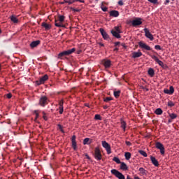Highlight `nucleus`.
Wrapping results in <instances>:
<instances>
[{"label": "nucleus", "instance_id": "nucleus-1", "mask_svg": "<svg viewBox=\"0 0 179 179\" xmlns=\"http://www.w3.org/2000/svg\"><path fill=\"white\" fill-rule=\"evenodd\" d=\"M76 50L75 49V48L70 49L69 50H66V51H63L62 52H60L58 55L59 58H62V57H64V55H71V54L75 52Z\"/></svg>", "mask_w": 179, "mask_h": 179}, {"label": "nucleus", "instance_id": "nucleus-2", "mask_svg": "<svg viewBox=\"0 0 179 179\" xmlns=\"http://www.w3.org/2000/svg\"><path fill=\"white\" fill-rule=\"evenodd\" d=\"M110 173L118 179H125V176L122 173H121V172L117 171L116 169H112L110 171Z\"/></svg>", "mask_w": 179, "mask_h": 179}, {"label": "nucleus", "instance_id": "nucleus-3", "mask_svg": "<svg viewBox=\"0 0 179 179\" xmlns=\"http://www.w3.org/2000/svg\"><path fill=\"white\" fill-rule=\"evenodd\" d=\"M101 145H102L103 148H104V149H106L107 154L110 155L111 146L110 145V144H108V143H107V141H102Z\"/></svg>", "mask_w": 179, "mask_h": 179}, {"label": "nucleus", "instance_id": "nucleus-4", "mask_svg": "<svg viewBox=\"0 0 179 179\" xmlns=\"http://www.w3.org/2000/svg\"><path fill=\"white\" fill-rule=\"evenodd\" d=\"M144 33L145 36L147 38H149L150 41H153L155 40V38L153 37V35L150 33V31L148 28H144Z\"/></svg>", "mask_w": 179, "mask_h": 179}, {"label": "nucleus", "instance_id": "nucleus-5", "mask_svg": "<svg viewBox=\"0 0 179 179\" xmlns=\"http://www.w3.org/2000/svg\"><path fill=\"white\" fill-rule=\"evenodd\" d=\"M155 148H157V149H159V150H160L161 155H164V153H165L164 145H163V144H162V143L157 142L155 143Z\"/></svg>", "mask_w": 179, "mask_h": 179}, {"label": "nucleus", "instance_id": "nucleus-6", "mask_svg": "<svg viewBox=\"0 0 179 179\" xmlns=\"http://www.w3.org/2000/svg\"><path fill=\"white\" fill-rule=\"evenodd\" d=\"M94 157L96 160L101 159V152H100V148H96L94 150Z\"/></svg>", "mask_w": 179, "mask_h": 179}, {"label": "nucleus", "instance_id": "nucleus-7", "mask_svg": "<svg viewBox=\"0 0 179 179\" xmlns=\"http://www.w3.org/2000/svg\"><path fill=\"white\" fill-rule=\"evenodd\" d=\"M46 80H48V75H45L42 78H41L39 80L36 82V84L38 86H39V85H43V83H45V82Z\"/></svg>", "mask_w": 179, "mask_h": 179}, {"label": "nucleus", "instance_id": "nucleus-8", "mask_svg": "<svg viewBox=\"0 0 179 179\" xmlns=\"http://www.w3.org/2000/svg\"><path fill=\"white\" fill-rule=\"evenodd\" d=\"M138 45L141 48H143L144 50H146L147 51H150V50H152L150 48V46L146 45V43H145L142 41L138 42Z\"/></svg>", "mask_w": 179, "mask_h": 179}, {"label": "nucleus", "instance_id": "nucleus-9", "mask_svg": "<svg viewBox=\"0 0 179 179\" xmlns=\"http://www.w3.org/2000/svg\"><path fill=\"white\" fill-rule=\"evenodd\" d=\"M48 103V99L47 98V96L41 97L40 101H39L40 106H41L42 107H44V106H45V104H47Z\"/></svg>", "mask_w": 179, "mask_h": 179}, {"label": "nucleus", "instance_id": "nucleus-10", "mask_svg": "<svg viewBox=\"0 0 179 179\" xmlns=\"http://www.w3.org/2000/svg\"><path fill=\"white\" fill-rule=\"evenodd\" d=\"M131 24L134 27L141 26V24H142V19L136 18L135 20H133L132 22H131Z\"/></svg>", "mask_w": 179, "mask_h": 179}, {"label": "nucleus", "instance_id": "nucleus-11", "mask_svg": "<svg viewBox=\"0 0 179 179\" xmlns=\"http://www.w3.org/2000/svg\"><path fill=\"white\" fill-rule=\"evenodd\" d=\"M99 31L101 36H103V38H104V40H108V34H107V32H106L103 28H101Z\"/></svg>", "mask_w": 179, "mask_h": 179}, {"label": "nucleus", "instance_id": "nucleus-12", "mask_svg": "<svg viewBox=\"0 0 179 179\" xmlns=\"http://www.w3.org/2000/svg\"><path fill=\"white\" fill-rule=\"evenodd\" d=\"M109 15L112 17H118L120 16V12H118L115 10H113L110 11Z\"/></svg>", "mask_w": 179, "mask_h": 179}, {"label": "nucleus", "instance_id": "nucleus-13", "mask_svg": "<svg viewBox=\"0 0 179 179\" xmlns=\"http://www.w3.org/2000/svg\"><path fill=\"white\" fill-rule=\"evenodd\" d=\"M102 64H103V66H105V68H110V66H111V61H110L108 59L103 60Z\"/></svg>", "mask_w": 179, "mask_h": 179}, {"label": "nucleus", "instance_id": "nucleus-14", "mask_svg": "<svg viewBox=\"0 0 179 179\" xmlns=\"http://www.w3.org/2000/svg\"><path fill=\"white\" fill-rule=\"evenodd\" d=\"M55 26H56V27H65L64 22L59 21V20H55Z\"/></svg>", "mask_w": 179, "mask_h": 179}, {"label": "nucleus", "instance_id": "nucleus-15", "mask_svg": "<svg viewBox=\"0 0 179 179\" xmlns=\"http://www.w3.org/2000/svg\"><path fill=\"white\" fill-rule=\"evenodd\" d=\"M150 160H151L152 164L155 166V167H159V162L157 161V159H156V158L155 157L151 156Z\"/></svg>", "mask_w": 179, "mask_h": 179}, {"label": "nucleus", "instance_id": "nucleus-16", "mask_svg": "<svg viewBox=\"0 0 179 179\" xmlns=\"http://www.w3.org/2000/svg\"><path fill=\"white\" fill-rule=\"evenodd\" d=\"M59 114H62V113H64V101H60L59 103Z\"/></svg>", "mask_w": 179, "mask_h": 179}, {"label": "nucleus", "instance_id": "nucleus-17", "mask_svg": "<svg viewBox=\"0 0 179 179\" xmlns=\"http://www.w3.org/2000/svg\"><path fill=\"white\" fill-rule=\"evenodd\" d=\"M139 57H142V52L138 51V52H134L132 54V57L133 58H139Z\"/></svg>", "mask_w": 179, "mask_h": 179}, {"label": "nucleus", "instance_id": "nucleus-18", "mask_svg": "<svg viewBox=\"0 0 179 179\" xmlns=\"http://www.w3.org/2000/svg\"><path fill=\"white\" fill-rule=\"evenodd\" d=\"M41 26L42 27H44L45 30H50V29H51V24H48L46 22H43Z\"/></svg>", "mask_w": 179, "mask_h": 179}, {"label": "nucleus", "instance_id": "nucleus-19", "mask_svg": "<svg viewBox=\"0 0 179 179\" xmlns=\"http://www.w3.org/2000/svg\"><path fill=\"white\" fill-rule=\"evenodd\" d=\"M111 34H113V36L114 37H116V38H121V35H120V32H117L114 30H112Z\"/></svg>", "mask_w": 179, "mask_h": 179}, {"label": "nucleus", "instance_id": "nucleus-20", "mask_svg": "<svg viewBox=\"0 0 179 179\" xmlns=\"http://www.w3.org/2000/svg\"><path fill=\"white\" fill-rule=\"evenodd\" d=\"M38 44H40V41H34L30 44V47H31V48H34L37 47V45H38Z\"/></svg>", "mask_w": 179, "mask_h": 179}, {"label": "nucleus", "instance_id": "nucleus-21", "mask_svg": "<svg viewBox=\"0 0 179 179\" xmlns=\"http://www.w3.org/2000/svg\"><path fill=\"white\" fill-rule=\"evenodd\" d=\"M138 171L140 172L141 176H146L148 174V171L143 168H139Z\"/></svg>", "mask_w": 179, "mask_h": 179}, {"label": "nucleus", "instance_id": "nucleus-22", "mask_svg": "<svg viewBox=\"0 0 179 179\" xmlns=\"http://www.w3.org/2000/svg\"><path fill=\"white\" fill-rule=\"evenodd\" d=\"M121 128H122L124 132H125L127 129V122L121 119Z\"/></svg>", "mask_w": 179, "mask_h": 179}, {"label": "nucleus", "instance_id": "nucleus-23", "mask_svg": "<svg viewBox=\"0 0 179 179\" xmlns=\"http://www.w3.org/2000/svg\"><path fill=\"white\" fill-rule=\"evenodd\" d=\"M120 169H121V170L127 171V170H128V166H127L126 163L121 162L120 163Z\"/></svg>", "mask_w": 179, "mask_h": 179}, {"label": "nucleus", "instance_id": "nucleus-24", "mask_svg": "<svg viewBox=\"0 0 179 179\" xmlns=\"http://www.w3.org/2000/svg\"><path fill=\"white\" fill-rule=\"evenodd\" d=\"M155 113L157 115H162V114H163V110L162 108H159L155 110Z\"/></svg>", "mask_w": 179, "mask_h": 179}, {"label": "nucleus", "instance_id": "nucleus-25", "mask_svg": "<svg viewBox=\"0 0 179 179\" xmlns=\"http://www.w3.org/2000/svg\"><path fill=\"white\" fill-rule=\"evenodd\" d=\"M148 75H150V76H151V77L155 76V70H153V69H152V68L149 69Z\"/></svg>", "mask_w": 179, "mask_h": 179}, {"label": "nucleus", "instance_id": "nucleus-26", "mask_svg": "<svg viewBox=\"0 0 179 179\" xmlns=\"http://www.w3.org/2000/svg\"><path fill=\"white\" fill-rule=\"evenodd\" d=\"M90 138H85L83 141V145H90L92 142H90Z\"/></svg>", "mask_w": 179, "mask_h": 179}, {"label": "nucleus", "instance_id": "nucleus-27", "mask_svg": "<svg viewBox=\"0 0 179 179\" xmlns=\"http://www.w3.org/2000/svg\"><path fill=\"white\" fill-rule=\"evenodd\" d=\"M76 1L79 0H64V2H66V3H68V5H72V3H74V2H76Z\"/></svg>", "mask_w": 179, "mask_h": 179}, {"label": "nucleus", "instance_id": "nucleus-28", "mask_svg": "<svg viewBox=\"0 0 179 179\" xmlns=\"http://www.w3.org/2000/svg\"><path fill=\"white\" fill-rule=\"evenodd\" d=\"M76 1L79 0H64V2H66V3H68V5H72V3H74V2H76Z\"/></svg>", "mask_w": 179, "mask_h": 179}, {"label": "nucleus", "instance_id": "nucleus-29", "mask_svg": "<svg viewBox=\"0 0 179 179\" xmlns=\"http://www.w3.org/2000/svg\"><path fill=\"white\" fill-rule=\"evenodd\" d=\"M57 20L59 22H62L64 23V22L65 21V16H64V15H59Z\"/></svg>", "mask_w": 179, "mask_h": 179}, {"label": "nucleus", "instance_id": "nucleus-30", "mask_svg": "<svg viewBox=\"0 0 179 179\" xmlns=\"http://www.w3.org/2000/svg\"><path fill=\"white\" fill-rule=\"evenodd\" d=\"M10 20H12L13 23H17L19 22V20H17V17L13 15L11 16Z\"/></svg>", "mask_w": 179, "mask_h": 179}, {"label": "nucleus", "instance_id": "nucleus-31", "mask_svg": "<svg viewBox=\"0 0 179 179\" xmlns=\"http://www.w3.org/2000/svg\"><path fill=\"white\" fill-rule=\"evenodd\" d=\"M124 157L126 160H129V159H131V152H125Z\"/></svg>", "mask_w": 179, "mask_h": 179}, {"label": "nucleus", "instance_id": "nucleus-32", "mask_svg": "<svg viewBox=\"0 0 179 179\" xmlns=\"http://www.w3.org/2000/svg\"><path fill=\"white\" fill-rule=\"evenodd\" d=\"M101 8L103 10V12H107V10H108V8L106 7V6H104V4L101 3Z\"/></svg>", "mask_w": 179, "mask_h": 179}, {"label": "nucleus", "instance_id": "nucleus-33", "mask_svg": "<svg viewBox=\"0 0 179 179\" xmlns=\"http://www.w3.org/2000/svg\"><path fill=\"white\" fill-rule=\"evenodd\" d=\"M113 162H115L117 164H121V160H120V158L115 157L113 158Z\"/></svg>", "mask_w": 179, "mask_h": 179}, {"label": "nucleus", "instance_id": "nucleus-34", "mask_svg": "<svg viewBox=\"0 0 179 179\" xmlns=\"http://www.w3.org/2000/svg\"><path fill=\"white\" fill-rule=\"evenodd\" d=\"M139 153L140 155H141V156H143L144 157H148V154L146 153L145 151L140 150Z\"/></svg>", "mask_w": 179, "mask_h": 179}, {"label": "nucleus", "instance_id": "nucleus-35", "mask_svg": "<svg viewBox=\"0 0 179 179\" xmlns=\"http://www.w3.org/2000/svg\"><path fill=\"white\" fill-rule=\"evenodd\" d=\"M120 93H121L120 91H114V96L116 99H117V97H120Z\"/></svg>", "mask_w": 179, "mask_h": 179}, {"label": "nucleus", "instance_id": "nucleus-36", "mask_svg": "<svg viewBox=\"0 0 179 179\" xmlns=\"http://www.w3.org/2000/svg\"><path fill=\"white\" fill-rule=\"evenodd\" d=\"M113 30L117 33H122L121 29H120V27H115Z\"/></svg>", "mask_w": 179, "mask_h": 179}, {"label": "nucleus", "instance_id": "nucleus-37", "mask_svg": "<svg viewBox=\"0 0 179 179\" xmlns=\"http://www.w3.org/2000/svg\"><path fill=\"white\" fill-rule=\"evenodd\" d=\"M111 100H113L112 97H106L103 99V101H105L106 103H108V101H111Z\"/></svg>", "mask_w": 179, "mask_h": 179}, {"label": "nucleus", "instance_id": "nucleus-38", "mask_svg": "<svg viewBox=\"0 0 179 179\" xmlns=\"http://www.w3.org/2000/svg\"><path fill=\"white\" fill-rule=\"evenodd\" d=\"M169 116L171 117V120H175V118H177V115L175 113H171L169 115Z\"/></svg>", "mask_w": 179, "mask_h": 179}, {"label": "nucleus", "instance_id": "nucleus-39", "mask_svg": "<svg viewBox=\"0 0 179 179\" xmlns=\"http://www.w3.org/2000/svg\"><path fill=\"white\" fill-rule=\"evenodd\" d=\"M158 63V64L159 65V66H164V63H163V62H162V60H159L158 59V61L157 62Z\"/></svg>", "mask_w": 179, "mask_h": 179}, {"label": "nucleus", "instance_id": "nucleus-40", "mask_svg": "<svg viewBox=\"0 0 179 179\" xmlns=\"http://www.w3.org/2000/svg\"><path fill=\"white\" fill-rule=\"evenodd\" d=\"M72 147L73 148L76 150L77 147H76V141H72Z\"/></svg>", "mask_w": 179, "mask_h": 179}, {"label": "nucleus", "instance_id": "nucleus-41", "mask_svg": "<svg viewBox=\"0 0 179 179\" xmlns=\"http://www.w3.org/2000/svg\"><path fill=\"white\" fill-rule=\"evenodd\" d=\"M151 58L157 62L159 59V58L156 55H151Z\"/></svg>", "mask_w": 179, "mask_h": 179}, {"label": "nucleus", "instance_id": "nucleus-42", "mask_svg": "<svg viewBox=\"0 0 179 179\" xmlns=\"http://www.w3.org/2000/svg\"><path fill=\"white\" fill-rule=\"evenodd\" d=\"M169 92L171 94H173V93H174V87H173V86H171L169 87Z\"/></svg>", "mask_w": 179, "mask_h": 179}, {"label": "nucleus", "instance_id": "nucleus-43", "mask_svg": "<svg viewBox=\"0 0 179 179\" xmlns=\"http://www.w3.org/2000/svg\"><path fill=\"white\" fill-rule=\"evenodd\" d=\"M168 106H169V107H174V103H173V102L171 101H169L168 102Z\"/></svg>", "mask_w": 179, "mask_h": 179}, {"label": "nucleus", "instance_id": "nucleus-44", "mask_svg": "<svg viewBox=\"0 0 179 179\" xmlns=\"http://www.w3.org/2000/svg\"><path fill=\"white\" fill-rule=\"evenodd\" d=\"M94 118H95L96 120H99L101 121V116H100V115H95Z\"/></svg>", "mask_w": 179, "mask_h": 179}, {"label": "nucleus", "instance_id": "nucleus-45", "mask_svg": "<svg viewBox=\"0 0 179 179\" xmlns=\"http://www.w3.org/2000/svg\"><path fill=\"white\" fill-rule=\"evenodd\" d=\"M34 114H35V115H36V120H37V118H38V116H39V115H38V110H35V111H34Z\"/></svg>", "mask_w": 179, "mask_h": 179}, {"label": "nucleus", "instance_id": "nucleus-46", "mask_svg": "<svg viewBox=\"0 0 179 179\" xmlns=\"http://www.w3.org/2000/svg\"><path fill=\"white\" fill-rule=\"evenodd\" d=\"M148 1L151 3H157V0H148Z\"/></svg>", "mask_w": 179, "mask_h": 179}, {"label": "nucleus", "instance_id": "nucleus-47", "mask_svg": "<svg viewBox=\"0 0 179 179\" xmlns=\"http://www.w3.org/2000/svg\"><path fill=\"white\" fill-rule=\"evenodd\" d=\"M164 93H165L166 94H171L170 93V90L167 89L164 90Z\"/></svg>", "mask_w": 179, "mask_h": 179}, {"label": "nucleus", "instance_id": "nucleus-48", "mask_svg": "<svg viewBox=\"0 0 179 179\" xmlns=\"http://www.w3.org/2000/svg\"><path fill=\"white\" fill-rule=\"evenodd\" d=\"M155 48V50H162V47L159 45H156Z\"/></svg>", "mask_w": 179, "mask_h": 179}, {"label": "nucleus", "instance_id": "nucleus-49", "mask_svg": "<svg viewBox=\"0 0 179 179\" xmlns=\"http://www.w3.org/2000/svg\"><path fill=\"white\" fill-rule=\"evenodd\" d=\"M43 119L45 120V121H47V120H48V118L47 117V116L45 115V113L43 112Z\"/></svg>", "mask_w": 179, "mask_h": 179}, {"label": "nucleus", "instance_id": "nucleus-50", "mask_svg": "<svg viewBox=\"0 0 179 179\" xmlns=\"http://www.w3.org/2000/svg\"><path fill=\"white\" fill-rule=\"evenodd\" d=\"M7 99H12V94L9 93L6 94Z\"/></svg>", "mask_w": 179, "mask_h": 179}, {"label": "nucleus", "instance_id": "nucleus-51", "mask_svg": "<svg viewBox=\"0 0 179 179\" xmlns=\"http://www.w3.org/2000/svg\"><path fill=\"white\" fill-rule=\"evenodd\" d=\"M118 5H120L121 6H122V5H124V1H122V0L119 1Z\"/></svg>", "mask_w": 179, "mask_h": 179}, {"label": "nucleus", "instance_id": "nucleus-52", "mask_svg": "<svg viewBox=\"0 0 179 179\" xmlns=\"http://www.w3.org/2000/svg\"><path fill=\"white\" fill-rule=\"evenodd\" d=\"M58 128L60 129L62 132H64V129H62V126L61 124H58Z\"/></svg>", "mask_w": 179, "mask_h": 179}, {"label": "nucleus", "instance_id": "nucleus-53", "mask_svg": "<svg viewBox=\"0 0 179 179\" xmlns=\"http://www.w3.org/2000/svg\"><path fill=\"white\" fill-rule=\"evenodd\" d=\"M72 142H76V136H72Z\"/></svg>", "mask_w": 179, "mask_h": 179}, {"label": "nucleus", "instance_id": "nucleus-54", "mask_svg": "<svg viewBox=\"0 0 179 179\" xmlns=\"http://www.w3.org/2000/svg\"><path fill=\"white\" fill-rule=\"evenodd\" d=\"M125 143L127 146H131V145H132V143H131V142H129V141H126Z\"/></svg>", "mask_w": 179, "mask_h": 179}, {"label": "nucleus", "instance_id": "nucleus-55", "mask_svg": "<svg viewBox=\"0 0 179 179\" xmlns=\"http://www.w3.org/2000/svg\"><path fill=\"white\" fill-rule=\"evenodd\" d=\"M72 10H73V12H80V11L79 9H76V8H72Z\"/></svg>", "mask_w": 179, "mask_h": 179}, {"label": "nucleus", "instance_id": "nucleus-56", "mask_svg": "<svg viewBox=\"0 0 179 179\" xmlns=\"http://www.w3.org/2000/svg\"><path fill=\"white\" fill-rule=\"evenodd\" d=\"M76 2H81L82 3H85V0H78L76 1Z\"/></svg>", "mask_w": 179, "mask_h": 179}, {"label": "nucleus", "instance_id": "nucleus-57", "mask_svg": "<svg viewBox=\"0 0 179 179\" xmlns=\"http://www.w3.org/2000/svg\"><path fill=\"white\" fill-rule=\"evenodd\" d=\"M99 45H100V47H104V44L102 43H99Z\"/></svg>", "mask_w": 179, "mask_h": 179}, {"label": "nucleus", "instance_id": "nucleus-58", "mask_svg": "<svg viewBox=\"0 0 179 179\" xmlns=\"http://www.w3.org/2000/svg\"><path fill=\"white\" fill-rule=\"evenodd\" d=\"M167 3H170V0H166L165 5H167Z\"/></svg>", "mask_w": 179, "mask_h": 179}, {"label": "nucleus", "instance_id": "nucleus-59", "mask_svg": "<svg viewBox=\"0 0 179 179\" xmlns=\"http://www.w3.org/2000/svg\"><path fill=\"white\" fill-rule=\"evenodd\" d=\"M120 42H115V45L117 46V45H120Z\"/></svg>", "mask_w": 179, "mask_h": 179}, {"label": "nucleus", "instance_id": "nucleus-60", "mask_svg": "<svg viewBox=\"0 0 179 179\" xmlns=\"http://www.w3.org/2000/svg\"><path fill=\"white\" fill-rule=\"evenodd\" d=\"M85 157H87V159H88V160H90V157L88 155H85Z\"/></svg>", "mask_w": 179, "mask_h": 179}, {"label": "nucleus", "instance_id": "nucleus-61", "mask_svg": "<svg viewBox=\"0 0 179 179\" xmlns=\"http://www.w3.org/2000/svg\"><path fill=\"white\" fill-rule=\"evenodd\" d=\"M61 5H64V3H66V2H65V0H64L63 1L60 2Z\"/></svg>", "mask_w": 179, "mask_h": 179}, {"label": "nucleus", "instance_id": "nucleus-62", "mask_svg": "<svg viewBox=\"0 0 179 179\" xmlns=\"http://www.w3.org/2000/svg\"><path fill=\"white\" fill-rule=\"evenodd\" d=\"M103 108H104V110H107L108 106H103Z\"/></svg>", "mask_w": 179, "mask_h": 179}, {"label": "nucleus", "instance_id": "nucleus-63", "mask_svg": "<svg viewBox=\"0 0 179 179\" xmlns=\"http://www.w3.org/2000/svg\"><path fill=\"white\" fill-rule=\"evenodd\" d=\"M1 33H2V31H1V29H0V34H1Z\"/></svg>", "mask_w": 179, "mask_h": 179}, {"label": "nucleus", "instance_id": "nucleus-64", "mask_svg": "<svg viewBox=\"0 0 179 179\" xmlns=\"http://www.w3.org/2000/svg\"><path fill=\"white\" fill-rule=\"evenodd\" d=\"M0 71H1V65H0Z\"/></svg>", "mask_w": 179, "mask_h": 179}]
</instances>
